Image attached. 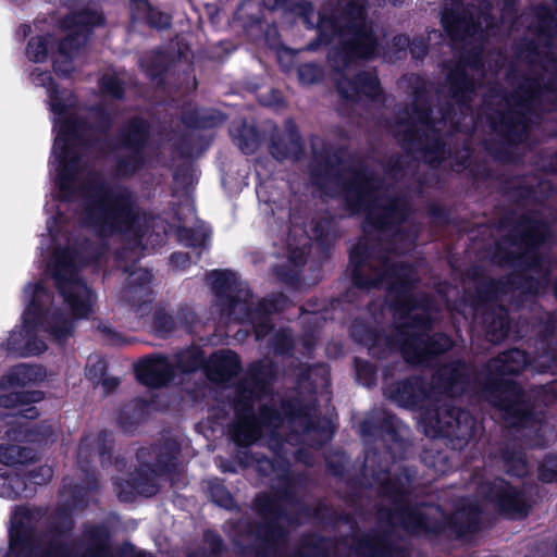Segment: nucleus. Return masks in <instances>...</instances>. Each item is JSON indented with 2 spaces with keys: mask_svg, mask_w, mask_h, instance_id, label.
<instances>
[{
  "mask_svg": "<svg viewBox=\"0 0 557 557\" xmlns=\"http://www.w3.org/2000/svg\"><path fill=\"white\" fill-rule=\"evenodd\" d=\"M171 60L162 50H156L147 53L139 60L140 67L152 79L159 78L168 69Z\"/></svg>",
  "mask_w": 557,
  "mask_h": 557,
  "instance_id": "nucleus-23",
  "label": "nucleus"
},
{
  "mask_svg": "<svg viewBox=\"0 0 557 557\" xmlns=\"http://www.w3.org/2000/svg\"><path fill=\"white\" fill-rule=\"evenodd\" d=\"M103 16L97 9L72 10L60 21L66 36L58 40L53 35L32 37L26 46V58L41 63L50 55L57 75L67 77L83 63L86 44L94 27L102 25Z\"/></svg>",
  "mask_w": 557,
  "mask_h": 557,
  "instance_id": "nucleus-11",
  "label": "nucleus"
},
{
  "mask_svg": "<svg viewBox=\"0 0 557 557\" xmlns=\"http://www.w3.org/2000/svg\"><path fill=\"white\" fill-rule=\"evenodd\" d=\"M176 324L178 329H183L186 332H193L197 320L195 311L190 307H182L177 310Z\"/></svg>",
  "mask_w": 557,
  "mask_h": 557,
  "instance_id": "nucleus-33",
  "label": "nucleus"
},
{
  "mask_svg": "<svg viewBox=\"0 0 557 557\" xmlns=\"http://www.w3.org/2000/svg\"><path fill=\"white\" fill-rule=\"evenodd\" d=\"M173 146H175L177 149H180L182 154H188L190 152V149L188 147H186L185 145L178 146V144L176 141H174Z\"/></svg>",
  "mask_w": 557,
  "mask_h": 557,
  "instance_id": "nucleus-43",
  "label": "nucleus"
},
{
  "mask_svg": "<svg viewBox=\"0 0 557 557\" xmlns=\"http://www.w3.org/2000/svg\"><path fill=\"white\" fill-rule=\"evenodd\" d=\"M125 83L124 74L108 72L101 76L99 86L103 96L120 100L124 96Z\"/></svg>",
  "mask_w": 557,
  "mask_h": 557,
  "instance_id": "nucleus-24",
  "label": "nucleus"
},
{
  "mask_svg": "<svg viewBox=\"0 0 557 557\" xmlns=\"http://www.w3.org/2000/svg\"><path fill=\"white\" fill-rule=\"evenodd\" d=\"M223 120L221 114L206 109L186 111L182 116L183 123L188 128H211L222 123Z\"/></svg>",
  "mask_w": 557,
  "mask_h": 557,
  "instance_id": "nucleus-22",
  "label": "nucleus"
},
{
  "mask_svg": "<svg viewBox=\"0 0 557 557\" xmlns=\"http://www.w3.org/2000/svg\"><path fill=\"white\" fill-rule=\"evenodd\" d=\"M473 369L462 360L441 366L433 376V392L419 376L384 387L386 398L400 407L422 410L420 422L425 435L443 436L455 449H462L480 431L475 418L460 407L466 394L475 389Z\"/></svg>",
  "mask_w": 557,
  "mask_h": 557,
  "instance_id": "nucleus-7",
  "label": "nucleus"
},
{
  "mask_svg": "<svg viewBox=\"0 0 557 557\" xmlns=\"http://www.w3.org/2000/svg\"><path fill=\"white\" fill-rule=\"evenodd\" d=\"M429 212L430 214L435 218V219H440L442 213H441V209L437 208L435 205H430L429 206Z\"/></svg>",
  "mask_w": 557,
  "mask_h": 557,
  "instance_id": "nucleus-42",
  "label": "nucleus"
},
{
  "mask_svg": "<svg viewBox=\"0 0 557 557\" xmlns=\"http://www.w3.org/2000/svg\"><path fill=\"white\" fill-rule=\"evenodd\" d=\"M219 467L223 472L235 473L237 471L233 462L227 460H221Z\"/></svg>",
  "mask_w": 557,
  "mask_h": 557,
  "instance_id": "nucleus-41",
  "label": "nucleus"
},
{
  "mask_svg": "<svg viewBox=\"0 0 557 557\" xmlns=\"http://www.w3.org/2000/svg\"><path fill=\"white\" fill-rule=\"evenodd\" d=\"M367 4V0H351L332 15L315 14L310 2L301 4L305 24L317 26L320 44L332 45L327 61L336 75L339 113L350 114L352 111L362 116L360 111L364 110V120L386 101L375 70L361 65L362 61L373 59L379 48L375 25L368 17Z\"/></svg>",
  "mask_w": 557,
  "mask_h": 557,
  "instance_id": "nucleus-6",
  "label": "nucleus"
},
{
  "mask_svg": "<svg viewBox=\"0 0 557 557\" xmlns=\"http://www.w3.org/2000/svg\"><path fill=\"white\" fill-rule=\"evenodd\" d=\"M240 371L238 356L231 350L214 352L206 364V357L198 347H189L172 356L161 354L146 356L135 364L138 381L152 388L171 384L181 386L188 394L198 392V375L218 385H227Z\"/></svg>",
  "mask_w": 557,
  "mask_h": 557,
  "instance_id": "nucleus-9",
  "label": "nucleus"
},
{
  "mask_svg": "<svg viewBox=\"0 0 557 557\" xmlns=\"http://www.w3.org/2000/svg\"><path fill=\"white\" fill-rule=\"evenodd\" d=\"M357 380L366 387H372L376 382V370L373 364L356 359Z\"/></svg>",
  "mask_w": 557,
  "mask_h": 557,
  "instance_id": "nucleus-31",
  "label": "nucleus"
},
{
  "mask_svg": "<svg viewBox=\"0 0 557 557\" xmlns=\"http://www.w3.org/2000/svg\"><path fill=\"white\" fill-rule=\"evenodd\" d=\"M104 370V363L102 361H98L96 364L88 367V372L91 379H96L102 374Z\"/></svg>",
  "mask_w": 557,
  "mask_h": 557,
  "instance_id": "nucleus-37",
  "label": "nucleus"
},
{
  "mask_svg": "<svg viewBox=\"0 0 557 557\" xmlns=\"http://www.w3.org/2000/svg\"><path fill=\"white\" fill-rule=\"evenodd\" d=\"M177 455L178 445L171 438H163L150 447L139 448L136 454L139 468L125 484L114 482L120 500L129 503L136 495H154L159 490V476L180 471Z\"/></svg>",
  "mask_w": 557,
  "mask_h": 557,
  "instance_id": "nucleus-13",
  "label": "nucleus"
},
{
  "mask_svg": "<svg viewBox=\"0 0 557 557\" xmlns=\"http://www.w3.org/2000/svg\"><path fill=\"white\" fill-rule=\"evenodd\" d=\"M360 433L366 444L364 461L354 485L376 492L380 518L389 527L418 535L453 529L461 535L479 531L488 508L510 519L528 515V487L513 486L503 478L473 476L468 485L473 495L456 496L450 505L421 500L413 494L416 469L398 466L391 474L392 462L407 455L408 428L391 412L376 408L360 423Z\"/></svg>",
  "mask_w": 557,
  "mask_h": 557,
  "instance_id": "nucleus-4",
  "label": "nucleus"
},
{
  "mask_svg": "<svg viewBox=\"0 0 557 557\" xmlns=\"http://www.w3.org/2000/svg\"><path fill=\"white\" fill-rule=\"evenodd\" d=\"M273 96L275 97V99H278V94L277 92H273Z\"/></svg>",
  "mask_w": 557,
  "mask_h": 557,
  "instance_id": "nucleus-52",
  "label": "nucleus"
},
{
  "mask_svg": "<svg viewBox=\"0 0 557 557\" xmlns=\"http://www.w3.org/2000/svg\"><path fill=\"white\" fill-rule=\"evenodd\" d=\"M393 4H401L405 0H389Z\"/></svg>",
  "mask_w": 557,
  "mask_h": 557,
  "instance_id": "nucleus-50",
  "label": "nucleus"
},
{
  "mask_svg": "<svg viewBox=\"0 0 557 557\" xmlns=\"http://www.w3.org/2000/svg\"><path fill=\"white\" fill-rule=\"evenodd\" d=\"M335 136H336L339 140L348 138V137H347V133H346L345 131H342V129L336 131Z\"/></svg>",
  "mask_w": 557,
  "mask_h": 557,
  "instance_id": "nucleus-45",
  "label": "nucleus"
},
{
  "mask_svg": "<svg viewBox=\"0 0 557 557\" xmlns=\"http://www.w3.org/2000/svg\"><path fill=\"white\" fill-rule=\"evenodd\" d=\"M149 410L150 404L146 399L136 398L122 408L117 423L124 432H132L146 419Z\"/></svg>",
  "mask_w": 557,
  "mask_h": 557,
  "instance_id": "nucleus-18",
  "label": "nucleus"
},
{
  "mask_svg": "<svg viewBox=\"0 0 557 557\" xmlns=\"http://www.w3.org/2000/svg\"><path fill=\"white\" fill-rule=\"evenodd\" d=\"M206 277L214 294L213 306L220 320L251 325L256 341H261L273 330L272 315L283 311L288 304L282 293L255 302L247 283L230 270H213Z\"/></svg>",
  "mask_w": 557,
  "mask_h": 557,
  "instance_id": "nucleus-10",
  "label": "nucleus"
},
{
  "mask_svg": "<svg viewBox=\"0 0 557 557\" xmlns=\"http://www.w3.org/2000/svg\"><path fill=\"white\" fill-rule=\"evenodd\" d=\"M0 414H4L3 412H0Z\"/></svg>",
  "mask_w": 557,
  "mask_h": 557,
  "instance_id": "nucleus-54",
  "label": "nucleus"
},
{
  "mask_svg": "<svg viewBox=\"0 0 557 557\" xmlns=\"http://www.w3.org/2000/svg\"><path fill=\"white\" fill-rule=\"evenodd\" d=\"M53 475L52 469L49 466H39L23 475L27 484L36 490L37 485L47 484Z\"/></svg>",
  "mask_w": 557,
  "mask_h": 557,
  "instance_id": "nucleus-32",
  "label": "nucleus"
},
{
  "mask_svg": "<svg viewBox=\"0 0 557 557\" xmlns=\"http://www.w3.org/2000/svg\"><path fill=\"white\" fill-rule=\"evenodd\" d=\"M287 0H263V5L269 10H275L285 7Z\"/></svg>",
  "mask_w": 557,
  "mask_h": 557,
  "instance_id": "nucleus-39",
  "label": "nucleus"
},
{
  "mask_svg": "<svg viewBox=\"0 0 557 557\" xmlns=\"http://www.w3.org/2000/svg\"><path fill=\"white\" fill-rule=\"evenodd\" d=\"M304 152V144L296 123L286 120L283 133L274 129L271 136L270 153L276 161H297Z\"/></svg>",
  "mask_w": 557,
  "mask_h": 557,
  "instance_id": "nucleus-14",
  "label": "nucleus"
},
{
  "mask_svg": "<svg viewBox=\"0 0 557 557\" xmlns=\"http://www.w3.org/2000/svg\"><path fill=\"white\" fill-rule=\"evenodd\" d=\"M153 11H154V12H153L154 14H152V15H153V20H159V18H158V14H157V13H162V12H161V11H159L158 9H156V8H153Z\"/></svg>",
  "mask_w": 557,
  "mask_h": 557,
  "instance_id": "nucleus-49",
  "label": "nucleus"
},
{
  "mask_svg": "<svg viewBox=\"0 0 557 557\" xmlns=\"http://www.w3.org/2000/svg\"><path fill=\"white\" fill-rule=\"evenodd\" d=\"M63 5L69 7L70 9H73L74 3L76 0H59Z\"/></svg>",
  "mask_w": 557,
  "mask_h": 557,
  "instance_id": "nucleus-46",
  "label": "nucleus"
},
{
  "mask_svg": "<svg viewBox=\"0 0 557 557\" xmlns=\"http://www.w3.org/2000/svg\"><path fill=\"white\" fill-rule=\"evenodd\" d=\"M170 261L175 268L185 269L191 262V257L187 252H173Z\"/></svg>",
  "mask_w": 557,
  "mask_h": 557,
  "instance_id": "nucleus-36",
  "label": "nucleus"
},
{
  "mask_svg": "<svg viewBox=\"0 0 557 557\" xmlns=\"http://www.w3.org/2000/svg\"><path fill=\"white\" fill-rule=\"evenodd\" d=\"M42 393L39 391L12 392L0 395V407L13 409L15 413L0 414V463L5 466L24 465L36 458L34 449L21 445L28 441L29 430L26 423L18 421V417L33 420L39 416L38 409L33 405L40 401Z\"/></svg>",
  "mask_w": 557,
  "mask_h": 557,
  "instance_id": "nucleus-12",
  "label": "nucleus"
},
{
  "mask_svg": "<svg viewBox=\"0 0 557 557\" xmlns=\"http://www.w3.org/2000/svg\"><path fill=\"white\" fill-rule=\"evenodd\" d=\"M298 79L302 85L319 84L325 75V71L321 64L315 62L302 63L297 70Z\"/></svg>",
  "mask_w": 557,
  "mask_h": 557,
  "instance_id": "nucleus-28",
  "label": "nucleus"
},
{
  "mask_svg": "<svg viewBox=\"0 0 557 557\" xmlns=\"http://www.w3.org/2000/svg\"><path fill=\"white\" fill-rule=\"evenodd\" d=\"M329 471L342 480H348L347 467L349 459L343 451H336L325 458Z\"/></svg>",
  "mask_w": 557,
  "mask_h": 557,
  "instance_id": "nucleus-29",
  "label": "nucleus"
},
{
  "mask_svg": "<svg viewBox=\"0 0 557 557\" xmlns=\"http://www.w3.org/2000/svg\"><path fill=\"white\" fill-rule=\"evenodd\" d=\"M319 44H315V42H310L308 46H307V49L310 50V51H313L317 49Z\"/></svg>",
  "mask_w": 557,
  "mask_h": 557,
  "instance_id": "nucleus-47",
  "label": "nucleus"
},
{
  "mask_svg": "<svg viewBox=\"0 0 557 557\" xmlns=\"http://www.w3.org/2000/svg\"><path fill=\"white\" fill-rule=\"evenodd\" d=\"M30 32H32V27L29 24H22V25H20L15 35L18 39H24L30 34Z\"/></svg>",
  "mask_w": 557,
  "mask_h": 557,
  "instance_id": "nucleus-40",
  "label": "nucleus"
},
{
  "mask_svg": "<svg viewBox=\"0 0 557 557\" xmlns=\"http://www.w3.org/2000/svg\"><path fill=\"white\" fill-rule=\"evenodd\" d=\"M29 81L46 89L55 133L50 161L55 189L45 205L46 213H81V220L98 234L120 236L136 244L148 220L137 193L124 184L109 182L95 162L113 153L115 174L131 177L144 169L151 152L165 138H156L153 125L134 116L111 139L109 131L114 120L111 110L96 106L83 119L76 109V97L65 88L59 89L49 71L34 67Z\"/></svg>",
  "mask_w": 557,
  "mask_h": 557,
  "instance_id": "nucleus-2",
  "label": "nucleus"
},
{
  "mask_svg": "<svg viewBox=\"0 0 557 557\" xmlns=\"http://www.w3.org/2000/svg\"><path fill=\"white\" fill-rule=\"evenodd\" d=\"M548 166L557 172V151ZM508 189V198L516 202V208L494 225L492 262L510 269L511 273L497 281H479L471 308L473 326L491 343L502 342L511 331L506 306H533L534 297L549 284L557 267V260L546 251L550 225L557 221V209L553 207L557 186L550 180L532 177L512 181Z\"/></svg>",
  "mask_w": 557,
  "mask_h": 557,
  "instance_id": "nucleus-5",
  "label": "nucleus"
},
{
  "mask_svg": "<svg viewBox=\"0 0 557 557\" xmlns=\"http://www.w3.org/2000/svg\"><path fill=\"white\" fill-rule=\"evenodd\" d=\"M131 14L133 20L146 21L147 24L156 28H165L170 26L171 17L165 13H157L159 20H153V7L149 0H129Z\"/></svg>",
  "mask_w": 557,
  "mask_h": 557,
  "instance_id": "nucleus-21",
  "label": "nucleus"
},
{
  "mask_svg": "<svg viewBox=\"0 0 557 557\" xmlns=\"http://www.w3.org/2000/svg\"><path fill=\"white\" fill-rule=\"evenodd\" d=\"M305 331L301 339H294L290 329L275 331L270 346L277 356L290 362L288 375L295 377L296 388L281 396L273 394L272 383L278 374L277 366L269 358L255 361L247 377L232 387L230 408L234 420L230 426L237 444L236 459L245 468H253L267 478L273 493L256 496L255 510L259 523L240 519L230 536L244 554L256 557H330V542L309 534L292 554L285 553L287 528L319 517L320 506L313 508L305 499L311 484L308 472L296 473L292 460L312 466L318 449L332 440L334 425L330 418L317 414L315 394L326 392L330 369L325 363L294 367V352L310 358L317 343V331L326 315L308 312L301 315ZM351 549L357 557H411L404 540L389 533L376 532L356 536Z\"/></svg>",
  "mask_w": 557,
  "mask_h": 557,
  "instance_id": "nucleus-1",
  "label": "nucleus"
},
{
  "mask_svg": "<svg viewBox=\"0 0 557 557\" xmlns=\"http://www.w3.org/2000/svg\"><path fill=\"white\" fill-rule=\"evenodd\" d=\"M517 333L519 336H523L522 331L519 330Z\"/></svg>",
  "mask_w": 557,
  "mask_h": 557,
  "instance_id": "nucleus-53",
  "label": "nucleus"
},
{
  "mask_svg": "<svg viewBox=\"0 0 557 557\" xmlns=\"http://www.w3.org/2000/svg\"><path fill=\"white\" fill-rule=\"evenodd\" d=\"M230 134L235 145L245 153H253L260 144L259 134L252 125L246 123H233Z\"/></svg>",
  "mask_w": 557,
  "mask_h": 557,
  "instance_id": "nucleus-20",
  "label": "nucleus"
},
{
  "mask_svg": "<svg viewBox=\"0 0 557 557\" xmlns=\"http://www.w3.org/2000/svg\"><path fill=\"white\" fill-rule=\"evenodd\" d=\"M393 49L395 50L396 58L401 59L406 55L409 49V37L406 35H397L392 41Z\"/></svg>",
  "mask_w": 557,
  "mask_h": 557,
  "instance_id": "nucleus-35",
  "label": "nucleus"
},
{
  "mask_svg": "<svg viewBox=\"0 0 557 557\" xmlns=\"http://www.w3.org/2000/svg\"><path fill=\"white\" fill-rule=\"evenodd\" d=\"M539 479L544 483L557 480V456L548 454L539 466Z\"/></svg>",
  "mask_w": 557,
  "mask_h": 557,
  "instance_id": "nucleus-30",
  "label": "nucleus"
},
{
  "mask_svg": "<svg viewBox=\"0 0 557 557\" xmlns=\"http://www.w3.org/2000/svg\"><path fill=\"white\" fill-rule=\"evenodd\" d=\"M47 214L48 235H41L39 250L58 295L48 290L45 280L24 286L23 326L13 330L7 343L0 344L1 352L37 356L47 349L46 336L60 345L66 342L73 334L74 320L87 318L95 301L92 290L81 274L82 269L107 258L113 243L121 245L114 250V262L128 273L121 299L132 306L152 300L150 271L135 267L143 256L148 220L141 226L137 243L133 244L120 236L98 234L81 220V213L59 215L54 211Z\"/></svg>",
  "mask_w": 557,
  "mask_h": 557,
  "instance_id": "nucleus-3",
  "label": "nucleus"
},
{
  "mask_svg": "<svg viewBox=\"0 0 557 557\" xmlns=\"http://www.w3.org/2000/svg\"><path fill=\"white\" fill-rule=\"evenodd\" d=\"M409 50L412 59L423 60L428 53V44L423 37H414L409 39Z\"/></svg>",
  "mask_w": 557,
  "mask_h": 557,
  "instance_id": "nucleus-34",
  "label": "nucleus"
},
{
  "mask_svg": "<svg viewBox=\"0 0 557 557\" xmlns=\"http://www.w3.org/2000/svg\"><path fill=\"white\" fill-rule=\"evenodd\" d=\"M393 369L394 367L393 366H385L384 367V376L387 377V376H392L393 375Z\"/></svg>",
  "mask_w": 557,
  "mask_h": 557,
  "instance_id": "nucleus-44",
  "label": "nucleus"
},
{
  "mask_svg": "<svg viewBox=\"0 0 557 557\" xmlns=\"http://www.w3.org/2000/svg\"><path fill=\"white\" fill-rule=\"evenodd\" d=\"M121 337H116V339H114V344H121Z\"/></svg>",
  "mask_w": 557,
  "mask_h": 557,
  "instance_id": "nucleus-51",
  "label": "nucleus"
},
{
  "mask_svg": "<svg viewBox=\"0 0 557 557\" xmlns=\"http://www.w3.org/2000/svg\"><path fill=\"white\" fill-rule=\"evenodd\" d=\"M499 462L506 473L522 478L530 472V465L523 450L506 445L499 454Z\"/></svg>",
  "mask_w": 557,
  "mask_h": 557,
  "instance_id": "nucleus-19",
  "label": "nucleus"
},
{
  "mask_svg": "<svg viewBox=\"0 0 557 557\" xmlns=\"http://www.w3.org/2000/svg\"><path fill=\"white\" fill-rule=\"evenodd\" d=\"M367 158H381L380 154H377L375 151H372L367 156Z\"/></svg>",
  "mask_w": 557,
  "mask_h": 557,
  "instance_id": "nucleus-48",
  "label": "nucleus"
},
{
  "mask_svg": "<svg viewBox=\"0 0 557 557\" xmlns=\"http://www.w3.org/2000/svg\"><path fill=\"white\" fill-rule=\"evenodd\" d=\"M120 384L119 379L116 377H106L102 380V386L106 393H110Z\"/></svg>",
  "mask_w": 557,
  "mask_h": 557,
  "instance_id": "nucleus-38",
  "label": "nucleus"
},
{
  "mask_svg": "<svg viewBox=\"0 0 557 557\" xmlns=\"http://www.w3.org/2000/svg\"><path fill=\"white\" fill-rule=\"evenodd\" d=\"M83 509L57 508L48 513L41 508H18V557H123L110 548V531L104 523L83 525L86 548L78 553L72 513ZM133 557L154 556L138 552Z\"/></svg>",
  "mask_w": 557,
  "mask_h": 557,
  "instance_id": "nucleus-8",
  "label": "nucleus"
},
{
  "mask_svg": "<svg viewBox=\"0 0 557 557\" xmlns=\"http://www.w3.org/2000/svg\"><path fill=\"white\" fill-rule=\"evenodd\" d=\"M46 372L41 366L18 363L9 369L0 379V389H11L42 381Z\"/></svg>",
  "mask_w": 557,
  "mask_h": 557,
  "instance_id": "nucleus-16",
  "label": "nucleus"
},
{
  "mask_svg": "<svg viewBox=\"0 0 557 557\" xmlns=\"http://www.w3.org/2000/svg\"><path fill=\"white\" fill-rule=\"evenodd\" d=\"M186 207L190 213L191 220L195 219V223L194 225H188L187 221L183 220L181 213L177 212L176 215L180 222L177 227V238L183 245L197 250L196 255L198 259L201 252L208 248L210 227L194 216V208L190 203H187Z\"/></svg>",
  "mask_w": 557,
  "mask_h": 557,
  "instance_id": "nucleus-15",
  "label": "nucleus"
},
{
  "mask_svg": "<svg viewBox=\"0 0 557 557\" xmlns=\"http://www.w3.org/2000/svg\"><path fill=\"white\" fill-rule=\"evenodd\" d=\"M153 327L159 337L172 335L178 327L176 318L170 314L165 309L159 308L153 313Z\"/></svg>",
  "mask_w": 557,
  "mask_h": 557,
  "instance_id": "nucleus-26",
  "label": "nucleus"
},
{
  "mask_svg": "<svg viewBox=\"0 0 557 557\" xmlns=\"http://www.w3.org/2000/svg\"><path fill=\"white\" fill-rule=\"evenodd\" d=\"M205 548L191 552L187 557H215L223 549V541L219 534L213 531H206L203 534Z\"/></svg>",
  "mask_w": 557,
  "mask_h": 557,
  "instance_id": "nucleus-27",
  "label": "nucleus"
},
{
  "mask_svg": "<svg viewBox=\"0 0 557 557\" xmlns=\"http://www.w3.org/2000/svg\"><path fill=\"white\" fill-rule=\"evenodd\" d=\"M34 494L35 488L27 484L23 475L0 469V497L13 500L28 498Z\"/></svg>",
  "mask_w": 557,
  "mask_h": 557,
  "instance_id": "nucleus-17",
  "label": "nucleus"
},
{
  "mask_svg": "<svg viewBox=\"0 0 557 557\" xmlns=\"http://www.w3.org/2000/svg\"><path fill=\"white\" fill-rule=\"evenodd\" d=\"M208 490L212 502L215 503L218 506L225 508L227 510H233L236 507L231 493L226 490L221 480H209Z\"/></svg>",
  "mask_w": 557,
  "mask_h": 557,
  "instance_id": "nucleus-25",
  "label": "nucleus"
}]
</instances>
